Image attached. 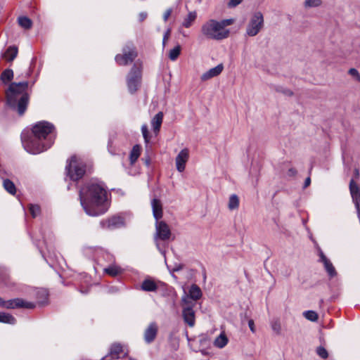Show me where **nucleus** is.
Masks as SVG:
<instances>
[{
  "label": "nucleus",
  "instance_id": "1",
  "mask_svg": "<svg viewBox=\"0 0 360 360\" xmlns=\"http://www.w3.org/2000/svg\"><path fill=\"white\" fill-rule=\"evenodd\" d=\"M80 204L85 213L91 217L104 214L108 209L107 191L101 182L91 181L79 189Z\"/></svg>",
  "mask_w": 360,
  "mask_h": 360
},
{
  "label": "nucleus",
  "instance_id": "2",
  "mask_svg": "<svg viewBox=\"0 0 360 360\" xmlns=\"http://www.w3.org/2000/svg\"><path fill=\"white\" fill-rule=\"evenodd\" d=\"M21 140L25 150L30 154H39L49 148L54 143V126L46 121L33 125L30 133L22 131Z\"/></svg>",
  "mask_w": 360,
  "mask_h": 360
},
{
  "label": "nucleus",
  "instance_id": "3",
  "mask_svg": "<svg viewBox=\"0 0 360 360\" xmlns=\"http://www.w3.org/2000/svg\"><path fill=\"white\" fill-rule=\"evenodd\" d=\"M28 85L27 82H13L6 92L8 105L17 109L20 115H22L27 108L29 101V96L27 93Z\"/></svg>",
  "mask_w": 360,
  "mask_h": 360
},
{
  "label": "nucleus",
  "instance_id": "4",
  "mask_svg": "<svg viewBox=\"0 0 360 360\" xmlns=\"http://www.w3.org/2000/svg\"><path fill=\"white\" fill-rule=\"evenodd\" d=\"M233 19H225L220 21L210 19L205 22L201 27L202 34L208 39L222 40L229 36L230 31L227 26L233 23Z\"/></svg>",
  "mask_w": 360,
  "mask_h": 360
},
{
  "label": "nucleus",
  "instance_id": "5",
  "mask_svg": "<svg viewBox=\"0 0 360 360\" xmlns=\"http://www.w3.org/2000/svg\"><path fill=\"white\" fill-rule=\"evenodd\" d=\"M153 214L157 220L155 224V241L157 248L165 257L166 262L165 250H164L159 243V240H167L171 236V231L169 226L165 221H158V219L162 217V208L160 201L158 199H153L151 202Z\"/></svg>",
  "mask_w": 360,
  "mask_h": 360
},
{
  "label": "nucleus",
  "instance_id": "6",
  "mask_svg": "<svg viewBox=\"0 0 360 360\" xmlns=\"http://www.w3.org/2000/svg\"><path fill=\"white\" fill-rule=\"evenodd\" d=\"M86 165L84 160L80 156L72 155L67 161L65 172L68 177L73 181L82 179L86 173Z\"/></svg>",
  "mask_w": 360,
  "mask_h": 360
},
{
  "label": "nucleus",
  "instance_id": "7",
  "mask_svg": "<svg viewBox=\"0 0 360 360\" xmlns=\"http://www.w3.org/2000/svg\"><path fill=\"white\" fill-rule=\"evenodd\" d=\"M142 78V64L139 62L134 63L127 76V85L130 94H134L141 86Z\"/></svg>",
  "mask_w": 360,
  "mask_h": 360
},
{
  "label": "nucleus",
  "instance_id": "8",
  "mask_svg": "<svg viewBox=\"0 0 360 360\" xmlns=\"http://www.w3.org/2000/svg\"><path fill=\"white\" fill-rule=\"evenodd\" d=\"M264 27V16L260 11L255 12L250 17L246 27V34L249 37L256 36Z\"/></svg>",
  "mask_w": 360,
  "mask_h": 360
},
{
  "label": "nucleus",
  "instance_id": "9",
  "mask_svg": "<svg viewBox=\"0 0 360 360\" xmlns=\"http://www.w3.org/2000/svg\"><path fill=\"white\" fill-rule=\"evenodd\" d=\"M122 53L117 54L115 60L120 65H127L137 57L136 48L132 43H127L122 48Z\"/></svg>",
  "mask_w": 360,
  "mask_h": 360
},
{
  "label": "nucleus",
  "instance_id": "10",
  "mask_svg": "<svg viewBox=\"0 0 360 360\" xmlns=\"http://www.w3.org/2000/svg\"><path fill=\"white\" fill-rule=\"evenodd\" d=\"M129 218L130 215L127 213L115 215L106 220H102L100 225L104 229H120L125 226L127 219H129Z\"/></svg>",
  "mask_w": 360,
  "mask_h": 360
},
{
  "label": "nucleus",
  "instance_id": "11",
  "mask_svg": "<svg viewBox=\"0 0 360 360\" xmlns=\"http://www.w3.org/2000/svg\"><path fill=\"white\" fill-rule=\"evenodd\" d=\"M188 297L181 298V304L182 307V316L184 321L190 327H193L195 322V316L193 307L195 305L187 301Z\"/></svg>",
  "mask_w": 360,
  "mask_h": 360
},
{
  "label": "nucleus",
  "instance_id": "12",
  "mask_svg": "<svg viewBox=\"0 0 360 360\" xmlns=\"http://www.w3.org/2000/svg\"><path fill=\"white\" fill-rule=\"evenodd\" d=\"M1 307L6 309H15V308H25L33 309L35 307V304L32 302H27L20 298H15L7 301H3L1 303Z\"/></svg>",
  "mask_w": 360,
  "mask_h": 360
},
{
  "label": "nucleus",
  "instance_id": "13",
  "mask_svg": "<svg viewBox=\"0 0 360 360\" xmlns=\"http://www.w3.org/2000/svg\"><path fill=\"white\" fill-rule=\"evenodd\" d=\"M319 262H321L323 264L324 269L327 272L330 278H332L337 276V271L330 262V260L327 258V257L324 255L323 251L319 248Z\"/></svg>",
  "mask_w": 360,
  "mask_h": 360
},
{
  "label": "nucleus",
  "instance_id": "14",
  "mask_svg": "<svg viewBox=\"0 0 360 360\" xmlns=\"http://www.w3.org/2000/svg\"><path fill=\"white\" fill-rule=\"evenodd\" d=\"M127 352L124 351V347L120 343H114L111 345L110 352L105 356L101 360L118 359L122 355L124 356Z\"/></svg>",
  "mask_w": 360,
  "mask_h": 360
},
{
  "label": "nucleus",
  "instance_id": "15",
  "mask_svg": "<svg viewBox=\"0 0 360 360\" xmlns=\"http://www.w3.org/2000/svg\"><path fill=\"white\" fill-rule=\"evenodd\" d=\"M158 332V326L155 322H150L143 333V340L146 343L150 344L156 338Z\"/></svg>",
  "mask_w": 360,
  "mask_h": 360
},
{
  "label": "nucleus",
  "instance_id": "16",
  "mask_svg": "<svg viewBox=\"0 0 360 360\" xmlns=\"http://www.w3.org/2000/svg\"><path fill=\"white\" fill-rule=\"evenodd\" d=\"M188 158L189 150L188 148H184L179 153L175 159L176 167L178 172H183L185 170Z\"/></svg>",
  "mask_w": 360,
  "mask_h": 360
},
{
  "label": "nucleus",
  "instance_id": "17",
  "mask_svg": "<svg viewBox=\"0 0 360 360\" xmlns=\"http://www.w3.org/2000/svg\"><path fill=\"white\" fill-rule=\"evenodd\" d=\"M188 297L187 301L191 302L193 305H195L196 301L202 297V292L200 288L195 284H193L189 290L188 293L184 291V294L181 298Z\"/></svg>",
  "mask_w": 360,
  "mask_h": 360
},
{
  "label": "nucleus",
  "instance_id": "18",
  "mask_svg": "<svg viewBox=\"0 0 360 360\" xmlns=\"http://www.w3.org/2000/svg\"><path fill=\"white\" fill-rule=\"evenodd\" d=\"M224 70V65L222 63L217 65L216 67L210 68L207 71L205 72L200 76V79L202 81H207L213 77H215L219 75Z\"/></svg>",
  "mask_w": 360,
  "mask_h": 360
},
{
  "label": "nucleus",
  "instance_id": "19",
  "mask_svg": "<svg viewBox=\"0 0 360 360\" xmlns=\"http://www.w3.org/2000/svg\"><path fill=\"white\" fill-rule=\"evenodd\" d=\"M140 288L145 292H155L158 288V285L153 278L147 277L143 281Z\"/></svg>",
  "mask_w": 360,
  "mask_h": 360
},
{
  "label": "nucleus",
  "instance_id": "20",
  "mask_svg": "<svg viewBox=\"0 0 360 360\" xmlns=\"http://www.w3.org/2000/svg\"><path fill=\"white\" fill-rule=\"evenodd\" d=\"M163 112H159L157 113L151 120L150 124L155 134H158L160 131L162 120H163Z\"/></svg>",
  "mask_w": 360,
  "mask_h": 360
},
{
  "label": "nucleus",
  "instance_id": "21",
  "mask_svg": "<svg viewBox=\"0 0 360 360\" xmlns=\"http://www.w3.org/2000/svg\"><path fill=\"white\" fill-rule=\"evenodd\" d=\"M103 272L110 276L115 277L117 275L121 274L123 272V269L115 264V262L112 264H109L108 266L103 269Z\"/></svg>",
  "mask_w": 360,
  "mask_h": 360
},
{
  "label": "nucleus",
  "instance_id": "22",
  "mask_svg": "<svg viewBox=\"0 0 360 360\" xmlns=\"http://www.w3.org/2000/svg\"><path fill=\"white\" fill-rule=\"evenodd\" d=\"M82 252L86 257L94 258L102 252V249L96 247L84 246L82 248Z\"/></svg>",
  "mask_w": 360,
  "mask_h": 360
},
{
  "label": "nucleus",
  "instance_id": "23",
  "mask_svg": "<svg viewBox=\"0 0 360 360\" xmlns=\"http://www.w3.org/2000/svg\"><path fill=\"white\" fill-rule=\"evenodd\" d=\"M229 342V339L224 332H221L214 340V345L219 349L224 348Z\"/></svg>",
  "mask_w": 360,
  "mask_h": 360
},
{
  "label": "nucleus",
  "instance_id": "24",
  "mask_svg": "<svg viewBox=\"0 0 360 360\" xmlns=\"http://www.w3.org/2000/svg\"><path fill=\"white\" fill-rule=\"evenodd\" d=\"M18 48L15 46H9L5 53L3 54V58H4L7 61H13L18 55Z\"/></svg>",
  "mask_w": 360,
  "mask_h": 360
},
{
  "label": "nucleus",
  "instance_id": "25",
  "mask_svg": "<svg viewBox=\"0 0 360 360\" xmlns=\"http://www.w3.org/2000/svg\"><path fill=\"white\" fill-rule=\"evenodd\" d=\"M141 146L136 144L135 145L131 152H130V154H129V160H130V163L131 165H133L137 160L138 158H139L140 155H141Z\"/></svg>",
  "mask_w": 360,
  "mask_h": 360
},
{
  "label": "nucleus",
  "instance_id": "26",
  "mask_svg": "<svg viewBox=\"0 0 360 360\" xmlns=\"http://www.w3.org/2000/svg\"><path fill=\"white\" fill-rule=\"evenodd\" d=\"M19 25L25 30H29L32 27V21L26 16H20L18 18Z\"/></svg>",
  "mask_w": 360,
  "mask_h": 360
},
{
  "label": "nucleus",
  "instance_id": "27",
  "mask_svg": "<svg viewBox=\"0 0 360 360\" xmlns=\"http://www.w3.org/2000/svg\"><path fill=\"white\" fill-rule=\"evenodd\" d=\"M197 14L195 11L189 12L188 15L184 19L182 25L186 28L190 27L195 20Z\"/></svg>",
  "mask_w": 360,
  "mask_h": 360
},
{
  "label": "nucleus",
  "instance_id": "28",
  "mask_svg": "<svg viewBox=\"0 0 360 360\" xmlns=\"http://www.w3.org/2000/svg\"><path fill=\"white\" fill-rule=\"evenodd\" d=\"M239 198L236 194L230 195L228 202V207L230 210H237L239 207Z\"/></svg>",
  "mask_w": 360,
  "mask_h": 360
},
{
  "label": "nucleus",
  "instance_id": "29",
  "mask_svg": "<svg viewBox=\"0 0 360 360\" xmlns=\"http://www.w3.org/2000/svg\"><path fill=\"white\" fill-rule=\"evenodd\" d=\"M3 186L4 189L11 195H15L16 193V188L13 181L6 179L3 181Z\"/></svg>",
  "mask_w": 360,
  "mask_h": 360
},
{
  "label": "nucleus",
  "instance_id": "30",
  "mask_svg": "<svg viewBox=\"0 0 360 360\" xmlns=\"http://www.w3.org/2000/svg\"><path fill=\"white\" fill-rule=\"evenodd\" d=\"M0 322L14 325L16 323V319L9 314L0 312Z\"/></svg>",
  "mask_w": 360,
  "mask_h": 360
},
{
  "label": "nucleus",
  "instance_id": "31",
  "mask_svg": "<svg viewBox=\"0 0 360 360\" xmlns=\"http://www.w3.org/2000/svg\"><path fill=\"white\" fill-rule=\"evenodd\" d=\"M13 77V72L11 69L5 70L1 75V79L3 82L7 83L10 82Z\"/></svg>",
  "mask_w": 360,
  "mask_h": 360
},
{
  "label": "nucleus",
  "instance_id": "32",
  "mask_svg": "<svg viewBox=\"0 0 360 360\" xmlns=\"http://www.w3.org/2000/svg\"><path fill=\"white\" fill-rule=\"evenodd\" d=\"M180 53H181V46H180V45H177L174 49H172L169 51V58L171 60L174 61L177 59V58L180 55Z\"/></svg>",
  "mask_w": 360,
  "mask_h": 360
},
{
  "label": "nucleus",
  "instance_id": "33",
  "mask_svg": "<svg viewBox=\"0 0 360 360\" xmlns=\"http://www.w3.org/2000/svg\"><path fill=\"white\" fill-rule=\"evenodd\" d=\"M303 316L305 319L311 321H316L318 320L319 316L317 313L312 310L305 311L303 312Z\"/></svg>",
  "mask_w": 360,
  "mask_h": 360
},
{
  "label": "nucleus",
  "instance_id": "34",
  "mask_svg": "<svg viewBox=\"0 0 360 360\" xmlns=\"http://www.w3.org/2000/svg\"><path fill=\"white\" fill-rule=\"evenodd\" d=\"M99 255H101V257L103 259V260L106 261V262H108V264H112L115 262L114 256L108 252H105L102 250V252H100Z\"/></svg>",
  "mask_w": 360,
  "mask_h": 360
},
{
  "label": "nucleus",
  "instance_id": "35",
  "mask_svg": "<svg viewBox=\"0 0 360 360\" xmlns=\"http://www.w3.org/2000/svg\"><path fill=\"white\" fill-rule=\"evenodd\" d=\"M141 133L146 143H149L150 139V135L148 129V126L144 124L141 126Z\"/></svg>",
  "mask_w": 360,
  "mask_h": 360
},
{
  "label": "nucleus",
  "instance_id": "36",
  "mask_svg": "<svg viewBox=\"0 0 360 360\" xmlns=\"http://www.w3.org/2000/svg\"><path fill=\"white\" fill-rule=\"evenodd\" d=\"M37 295H40L41 300H39V304L41 305H44L46 303L48 298V292L46 290L41 289L37 292Z\"/></svg>",
  "mask_w": 360,
  "mask_h": 360
},
{
  "label": "nucleus",
  "instance_id": "37",
  "mask_svg": "<svg viewBox=\"0 0 360 360\" xmlns=\"http://www.w3.org/2000/svg\"><path fill=\"white\" fill-rule=\"evenodd\" d=\"M29 210L32 216L34 218L37 217L41 212L40 207L38 205L31 204L29 207Z\"/></svg>",
  "mask_w": 360,
  "mask_h": 360
},
{
  "label": "nucleus",
  "instance_id": "38",
  "mask_svg": "<svg viewBox=\"0 0 360 360\" xmlns=\"http://www.w3.org/2000/svg\"><path fill=\"white\" fill-rule=\"evenodd\" d=\"M316 354L322 359H326L328 356L327 350L322 346H319L316 348Z\"/></svg>",
  "mask_w": 360,
  "mask_h": 360
},
{
  "label": "nucleus",
  "instance_id": "39",
  "mask_svg": "<svg viewBox=\"0 0 360 360\" xmlns=\"http://www.w3.org/2000/svg\"><path fill=\"white\" fill-rule=\"evenodd\" d=\"M271 326L272 330L275 333H276L278 334L280 333L281 329V323H280V321H279L278 319H274L271 322Z\"/></svg>",
  "mask_w": 360,
  "mask_h": 360
},
{
  "label": "nucleus",
  "instance_id": "40",
  "mask_svg": "<svg viewBox=\"0 0 360 360\" xmlns=\"http://www.w3.org/2000/svg\"><path fill=\"white\" fill-rule=\"evenodd\" d=\"M321 4L320 0H305L304 6L306 7H317Z\"/></svg>",
  "mask_w": 360,
  "mask_h": 360
},
{
  "label": "nucleus",
  "instance_id": "41",
  "mask_svg": "<svg viewBox=\"0 0 360 360\" xmlns=\"http://www.w3.org/2000/svg\"><path fill=\"white\" fill-rule=\"evenodd\" d=\"M170 34H171V29L170 28H168L164 35H163V39H162V45L163 46H165V43L166 41L169 39V37H170Z\"/></svg>",
  "mask_w": 360,
  "mask_h": 360
},
{
  "label": "nucleus",
  "instance_id": "42",
  "mask_svg": "<svg viewBox=\"0 0 360 360\" xmlns=\"http://www.w3.org/2000/svg\"><path fill=\"white\" fill-rule=\"evenodd\" d=\"M243 0H230L228 6L230 8L236 7V6L239 5Z\"/></svg>",
  "mask_w": 360,
  "mask_h": 360
},
{
  "label": "nucleus",
  "instance_id": "43",
  "mask_svg": "<svg viewBox=\"0 0 360 360\" xmlns=\"http://www.w3.org/2000/svg\"><path fill=\"white\" fill-rule=\"evenodd\" d=\"M167 268L171 271H173V272L179 271L183 269V265L181 264H176L172 269H169V266L168 265H167Z\"/></svg>",
  "mask_w": 360,
  "mask_h": 360
},
{
  "label": "nucleus",
  "instance_id": "44",
  "mask_svg": "<svg viewBox=\"0 0 360 360\" xmlns=\"http://www.w3.org/2000/svg\"><path fill=\"white\" fill-rule=\"evenodd\" d=\"M276 90L278 91L283 93L285 95L287 96H291L292 94V92L290 90L283 89V87H278Z\"/></svg>",
  "mask_w": 360,
  "mask_h": 360
},
{
  "label": "nucleus",
  "instance_id": "45",
  "mask_svg": "<svg viewBox=\"0 0 360 360\" xmlns=\"http://www.w3.org/2000/svg\"><path fill=\"white\" fill-rule=\"evenodd\" d=\"M172 13V8H168L167 10H166V11L165 12V13L163 15V20L165 21H167L168 20V18H169V16L171 15Z\"/></svg>",
  "mask_w": 360,
  "mask_h": 360
},
{
  "label": "nucleus",
  "instance_id": "46",
  "mask_svg": "<svg viewBox=\"0 0 360 360\" xmlns=\"http://www.w3.org/2000/svg\"><path fill=\"white\" fill-rule=\"evenodd\" d=\"M147 13L146 12H141L139 14V20L140 22L143 21L147 18Z\"/></svg>",
  "mask_w": 360,
  "mask_h": 360
},
{
  "label": "nucleus",
  "instance_id": "47",
  "mask_svg": "<svg viewBox=\"0 0 360 360\" xmlns=\"http://www.w3.org/2000/svg\"><path fill=\"white\" fill-rule=\"evenodd\" d=\"M248 326L252 333L255 332L254 321L250 319L248 321Z\"/></svg>",
  "mask_w": 360,
  "mask_h": 360
},
{
  "label": "nucleus",
  "instance_id": "48",
  "mask_svg": "<svg viewBox=\"0 0 360 360\" xmlns=\"http://www.w3.org/2000/svg\"><path fill=\"white\" fill-rule=\"evenodd\" d=\"M349 73L354 76V77H359V72L358 71L354 69V68H351L349 70Z\"/></svg>",
  "mask_w": 360,
  "mask_h": 360
},
{
  "label": "nucleus",
  "instance_id": "49",
  "mask_svg": "<svg viewBox=\"0 0 360 360\" xmlns=\"http://www.w3.org/2000/svg\"><path fill=\"white\" fill-rule=\"evenodd\" d=\"M297 171L294 168H290L288 171V175L290 176H293L296 174Z\"/></svg>",
  "mask_w": 360,
  "mask_h": 360
},
{
  "label": "nucleus",
  "instance_id": "50",
  "mask_svg": "<svg viewBox=\"0 0 360 360\" xmlns=\"http://www.w3.org/2000/svg\"><path fill=\"white\" fill-rule=\"evenodd\" d=\"M311 184V179L309 177H307L305 181H304V188H307Z\"/></svg>",
  "mask_w": 360,
  "mask_h": 360
},
{
  "label": "nucleus",
  "instance_id": "51",
  "mask_svg": "<svg viewBox=\"0 0 360 360\" xmlns=\"http://www.w3.org/2000/svg\"><path fill=\"white\" fill-rule=\"evenodd\" d=\"M42 237H43L44 243V244L46 245V248L48 249V251L49 252L50 250H49V247H48V245H47L46 239V238H45V236H44V235H43V236H42Z\"/></svg>",
  "mask_w": 360,
  "mask_h": 360
},
{
  "label": "nucleus",
  "instance_id": "52",
  "mask_svg": "<svg viewBox=\"0 0 360 360\" xmlns=\"http://www.w3.org/2000/svg\"><path fill=\"white\" fill-rule=\"evenodd\" d=\"M37 245L38 248L39 249L40 252L41 253L42 256H43V257H44V253H43V251H42V250L41 249V248L39 247V244H37Z\"/></svg>",
  "mask_w": 360,
  "mask_h": 360
},
{
  "label": "nucleus",
  "instance_id": "53",
  "mask_svg": "<svg viewBox=\"0 0 360 360\" xmlns=\"http://www.w3.org/2000/svg\"><path fill=\"white\" fill-rule=\"evenodd\" d=\"M355 174H356V176H358V175H359V170H358V169H355Z\"/></svg>",
  "mask_w": 360,
  "mask_h": 360
},
{
  "label": "nucleus",
  "instance_id": "54",
  "mask_svg": "<svg viewBox=\"0 0 360 360\" xmlns=\"http://www.w3.org/2000/svg\"><path fill=\"white\" fill-rule=\"evenodd\" d=\"M36 82V79H34V81H32V85H34V84Z\"/></svg>",
  "mask_w": 360,
  "mask_h": 360
},
{
  "label": "nucleus",
  "instance_id": "55",
  "mask_svg": "<svg viewBox=\"0 0 360 360\" xmlns=\"http://www.w3.org/2000/svg\"><path fill=\"white\" fill-rule=\"evenodd\" d=\"M129 360H136V359H134L132 358H129Z\"/></svg>",
  "mask_w": 360,
  "mask_h": 360
}]
</instances>
